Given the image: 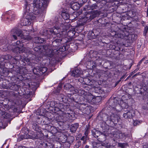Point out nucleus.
Returning a JSON list of instances; mask_svg holds the SVG:
<instances>
[{
  "label": "nucleus",
  "mask_w": 148,
  "mask_h": 148,
  "mask_svg": "<svg viewBox=\"0 0 148 148\" xmlns=\"http://www.w3.org/2000/svg\"><path fill=\"white\" fill-rule=\"evenodd\" d=\"M40 38L37 37H35L33 40L34 42L36 43H39V42H40Z\"/></svg>",
  "instance_id": "13d9d810"
},
{
  "label": "nucleus",
  "mask_w": 148,
  "mask_h": 148,
  "mask_svg": "<svg viewBox=\"0 0 148 148\" xmlns=\"http://www.w3.org/2000/svg\"><path fill=\"white\" fill-rule=\"evenodd\" d=\"M66 30H64L61 32H59L58 34H56L55 35H56V36L58 38H60V39L64 38L66 37Z\"/></svg>",
  "instance_id": "412c9836"
},
{
  "label": "nucleus",
  "mask_w": 148,
  "mask_h": 148,
  "mask_svg": "<svg viewBox=\"0 0 148 148\" xmlns=\"http://www.w3.org/2000/svg\"><path fill=\"white\" fill-rule=\"evenodd\" d=\"M110 64V61H108L105 62L103 64V66L106 69H109V67H110L109 65Z\"/></svg>",
  "instance_id": "603ef678"
},
{
  "label": "nucleus",
  "mask_w": 148,
  "mask_h": 148,
  "mask_svg": "<svg viewBox=\"0 0 148 148\" xmlns=\"http://www.w3.org/2000/svg\"><path fill=\"white\" fill-rule=\"evenodd\" d=\"M32 13L29 12L28 10H27V11H26V12L25 13L26 19L27 20V21L28 23V24L29 21V20H34L36 18L35 16L33 15Z\"/></svg>",
  "instance_id": "ddd939ff"
},
{
  "label": "nucleus",
  "mask_w": 148,
  "mask_h": 148,
  "mask_svg": "<svg viewBox=\"0 0 148 148\" xmlns=\"http://www.w3.org/2000/svg\"><path fill=\"white\" fill-rule=\"evenodd\" d=\"M98 54V53L96 51H94L92 50H90L88 51L87 53L86 56H94V55H97Z\"/></svg>",
  "instance_id": "c9c22d12"
},
{
  "label": "nucleus",
  "mask_w": 148,
  "mask_h": 148,
  "mask_svg": "<svg viewBox=\"0 0 148 148\" xmlns=\"http://www.w3.org/2000/svg\"><path fill=\"white\" fill-rule=\"evenodd\" d=\"M75 33V31L73 30V29H72V30H69L66 33V36L67 35L69 37L71 38H73V36H74Z\"/></svg>",
  "instance_id": "cd10ccee"
},
{
  "label": "nucleus",
  "mask_w": 148,
  "mask_h": 148,
  "mask_svg": "<svg viewBox=\"0 0 148 148\" xmlns=\"http://www.w3.org/2000/svg\"><path fill=\"white\" fill-rule=\"evenodd\" d=\"M64 95L63 94H59L58 95V99L60 101H63Z\"/></svg>",
  "instance_id": "8fccbe9b"
},
{
  "label": "nucleus",
  "mask_w": 148,
  "mask_h": 148,
  "mask_svg": "<svg viewBox=\"0 0 148 148\" xmlns=\"http://www.w3.org/2000/svg\"><path fill=\"white\" fill-rule=\"evenodd\" d=\"M119 99L117 97H111L106 103V106L114 112H119L121 110V105L119 104Z\"/></svg>",
  "instance_id": "423d86ee"
},
{
  "label": "nucleus",
  "mask_w": 148,
  "mask_h": 148,
  "mask_svg": "<svg viewBox=\"0 0 148 148\" xmlns=\"http://www.w3.org/2000/svg\"><path fill=\"white\" fill-rule=\"evenodd\" d=\"M137 36L136 34H130L128 35L129 39L131 40V42L135 41L137 38Z\"/></svg>",
  "instance_id": "bb28decb"
},
{
  "label": "nucleus",
  "mask_w": 148,
  "mask_h": 148,
  "mask_svg": "<svg viewBox=\"0 0 148 148\" xmlns=\"http://www.w3.org/2000/svg\"><path fill=\"white\" fill-rule=\"evenodd\" d=\"M11 34L12 35V36L15 40H16L17 39V37L15 34L16 35L20 37L21 38H23L28 40L32 39V37L30 36L24 37L22 31L17 28H15L12 29L11 30ZM24 33V32L23 33Z\"/></svg>",
  "instance_id": "0eeeda50"
},
{
  "label": "nucleus",
  "mask_w": 148,
  "mask_h": 148,
  "mask_svg": "<svg viewBox=\"0 0 148 148\" xmlns=\"http://www.w3.org/2000/svg\"><path fill=\"white\" fill-rule=\"evenodd\" d=\"M119 139H122L124 138L125 135L124 133H123L121 132H119Z\"/></svg>",
  "instance_id": "5fc2aeb1"
},
{
  "label": "nucleus",
  "mask_w": 148,
  "mask_h": 148,
  "mask_svg": "<svg viewBox=\"0 0 148 148\" xmlns=\"http://www.w3.org/2000/svg\"><path fill=\"white\" fill-rule=\"evenodd\" d=\"M62 41V39H56L52 42V45L53 47H56L57 49H58L61 45Z\"/></svg>",
  "instance_id": "2eb2a0df"
},
{
  "label": "nucleus",
  "mask_w": 148,
  "mask_h": 148,
  "mask_svg": "<svg viewBox=\"0 0 148 148\" xmlns=\"http://www.w3.org/2000/svg\"><path fill=\"white\" fill-rule=\"evenodd\" d=\"M64 89L66 90H68L71 89L73 90L74 89V88L72 85L69 83H66L64 86Z\"/></svg>",
  "instance_id": "473e14b6"
},
{
  "label": "nucleus",
  "mask_w": 148,
  "mask_h": 148,
  "mask_svg": "<svg viewBox=\"0 0 148 148\" xmlns=\"http://www.w3.org/2000/svg\"><path fill=\"white\" fill-rule=\"evenodd\" d=\"M47 70V68L45 67H42L40 68V72L41 73V74H43L45 73Z\"/></svg>",
  "instance_id": "de8ad7c7"
},
{
  "label": "nucleus",
  "mask_w": 148,
  "mask_h": 148,
  "mask_svg": "<svg viewBox=\"0 0 148 148\" xmlns=\"http://www.w3.org/2000/svg\"><path fill=\"white\" fill-rule=\"evenodd\" d=\"M59 118H61L62 121L60 119V121H62L63 122L68 121L70 122H72L73 119H72L71 115L69 113H66L64 114L62 116H60Z\"/></svg>",
  "instance_id": "9d476101"
},
{
  "label": "nucleus",
  "mask_w": 148,
  "mask_h": 148,
  "mask_svg": "<svg viewBox=\"0 0 148 148\" xmlns=\"http://www.w3.org/2000/svg\"><path fill=\"white\" fill-rule=\"evenodd\" d=\"M58 106L60 108L61 111L63 112V113H64V111L67 109L66 106L62 103H59Z\"/></svg>",
  "instance_id": "c85d7f7f"
},
{
  "label": "nucleus",
  "mask_w": 148,
  "mask_h": 148,
  "mask_svg": "<svg viewBox=\"0 0 148 148\" xmlns=\"http://www.w3.org/2000/svg\"><path fill=\"white\" fill-rule=\"evenodd\" d=\"M52 134H55L57 132V129L54 126H52L50 130Z\"/></svg>",
  "instance_id": "6e6d98bb"
},
{
  "label": "nucleus",
  "mask_w": 148,
  "mask_h": 148,
  "mask_svg": "<svg viewBox=\"0 0 148 148\" xmlns=\"http://www.w3.org/2000/svg\"><path fill=\"white\" fill-rule=\"evenodd\" d=\"M79 126L78 123H76L72 124L70 127V130L71 132L74 133L77 130Z\"/></svg>",
  "instance_id": "5701e85b"
},
{
  "label": "nucleus",
  "mask_w": 148,
  "mask_h": 148,
  "mask_svg": "<svg viewBox=\"0 0 148 148\" xmlns=\"http://www.w3.org/2000/svg\"><path fill=\"white\" fill-rule=\"evenodd\" d=\"M36 133H34L31 135L29 134V138L32 139H36Z\"/></svg>",
  "instance_id": "4d7b16f0"
},
{
  "label": "nucleus",
  "mask_w": 148,
  "mask_h": 148,
  "mask_svg": "<svg viewBox=\"0 0 148 148\" xmlns=\"http://www.w3.org/2000/svg\"><path fill=\"white\" fill-rule=\"evenodd\" d=\"M108 45L109 46V47L112 49H114L116 47L115 45L111 44H109Z\"/></svg>",
  "instance_id": "69168bd1"
},
{
  "label": "nucleus",
  "mask_w": 148,
  "mask_h": 148,
  "mask_svg": "<svg viewBox=\"0 0 148 148\" xmlns=\"http://www.w3.org/2000/svg\"><path fill=\"white\" fill-rule=\"evenodd\" d=\"M2 115L3 117L5 119L10 118L11 116V114L5 111L2 112Z\"/></svg>",
  "instance_id": "f704fd0d"
},
{
  "label": "nucleus",
  "mask_w": 148,
  "mask_h": 148,
  "mask_svg": "<svg viewBox=\"0 0 148 148\" xmlns=\"http://www.w3.org/2000/svg\"><path fill=\"white\" fill-rule=\"evenodd\" d=\"M128 145L127 144L125 143H118V146L121 148H125Z\"/></svg>",
  "instance_id": "c03bdc74"
},
{
  "label": "nucleus",
  "mask_w": 148,
  "mask_h": 148,
  "mask_svg": "<svg viewBox=\"0 0 148 148\" xmlns=\"http://www.w3.org/2000/svg\"><path fill=\"white\" fill-rule=\"evenodd\" d=\"M87 138V133L86 132L85 133V136H83L81 138V140H86Z\"/></svg>",
  "instance_id": "0e129e2a"
},
{
  "label": "nucleus",
  "mask_w": 148,
  "mask_h": 148,
  "mask_svg": "<svg viewBox=\"0 0 148 148\" xmlns=\"http://www.w3.org/2000/svg\"><path fill=\"white\" fill-rule=\"evenodd\" d=\"M61 29L58 26H54L52 28L50 29L49 32L52 34L55 35L58 34V32L60 31Z\"/></svg>",
  "instance_id": "dca6fc26"
},
{
  "label": "nucleus",
  "mask_w": 148,
  "mask_h": 148,
  "mask_svg": "<svg viewBox=\"0 0 148 148\" xmlns=\"http://www.w3.org/2000/svg\"><path fill=\"white\" fill-rule=\"evenodd\" d=\"M48 3L47 0H34L33 3L28 5L26 3L25 5V9L26 11L28 10L30 13L38 15L47 8Z\"/></svg>",
  "instance_id": "f257e3e1"
},
{
  "label": "nucleus",
  "mask_w": 148,
  "mask_h": 148,
  "mask_svg": "<svg viewBox=\"0 0 148 148\" xmlns=\"http://www.w3.org/2000/svg\"><path fill=\"white\" fill-rule=\"evenodd\" d=\"M32 127L33 130L38 132H39L40 130H41V128L36 123L34 122L32 124Z\"/></svg>",
  "instance_id": "a878e982"
},
{
  "label": "nucleus",
  "mask_w": 148,
  "mask_h": 148,
  "mask_svg": "<svg viewBox=\"0 0 148 148\" xmlns=\"http://www.w3.org/2000/svg\"><path fill=\"white\" fill-rule=\"evenodd\" d=\"M15 16L14 15L12 14L10 12H6L5 14V18L7 19H8L10 18L11 21H12L14 20V19Z\"/></svg>",
  "instance_id": "b1692460"
},
{
  "label": "nucleus",
  "mask_w": 148,
  "mask_h": 148,
  "mask_svg": "<svg viewBox=\"0 0 148 148\" xmlns=\"http://www.w3.org/2000/svg\"><path fill=\"white\" fill-rule=\"evenodd\" d=\"M62 16L64 20L68 19L70 17L69 14L66 11L62 12Z\"/></svg>",
  "instance_id": "7c9ffc66"
},
{
  "label": "nucleus",
  "mask_w": 148,
  "mask_h": 148,
  "mask_svg": "<svg viewBox=\"0 0 148 148\" xmlns=\"http://www.w3.org/2000/svg\"><path fill=\"white\" fill-rule=\"evenodd\" d=\"M142 45V43L141 42V40H139L138 41L137 43V47L138 49H139L141 47Z\"/></svg>",
  "instance_id": "680f3d73"
},
{
  "label": "nucleus",
  "mask_w": 148,
  "mask_h": 148,
  "mask_svg": "<svg viewBox=\"0 0 148 148\" xmlns=\"http://www.w3.org/2000/svg\"><path fill=\"white\" fill-rule=\"evenodd\" d=\"M33 72L36 74H38V73H40L41 74V73L40 72V69H38L37 68H34L33 69Z\"/></svg>",
  "instance_id": "864d4df0"
},
{
  "label": "nucleus",
  "mask_w": 148,
  "mask_h": 148,
  "mask_svg": "<svg viewBox=\"0 0 148 148\" xmlns=\"http://www.w3.org/2000/svg\"><path fill=\"white\" fill-rule=\"evenodd\" d=\"M76 92L78 93L79 95H83L85 94V92L83 90H81L80 89H76L75 90Z\"/></svg>",
  "instance_id": "79ce46f5"
},
{
  "label": "nucleus",
  "mask_w": 148,
  "mask_h": 148,
  "mask_svg": "<svg viewBox=\"0 0 148 148\" xmlns=\"http://www.w3.org/2000/svg\"><path fill=\"white\" fill-rule=\"evenodd\" d=\"M96 32V30H94L92 31L89 32V34H91V36L92 37H93L94 36L96 37L98 35V34H95Z\"/></svg>",
  "instance_id": "a18cd8bd"
},
{
  "label": "nucleus",
  "mask_w": 148,
  "mask_h": 148,
  "mask_svg": "<svg viewBox=\"0 0 148 148\" xmlns=\"http://www.w3.org/2000/svg\"><path fill=\"white\" fill-rule=\"evenodd\" d=\"M60 139L62 140V143H65L66 141L70 144L73 143L75 140L74 137L73 136H69L67 137L64 135H62L61 136Z\"/></svg>",
  "instance_id": "9b49d317"
},
{
  "label": "nucleus",
  "mask_w": 148,
  "mask_h": 148,
  "mask_svg": "<svg viewBox=\"0 0 148 148\" xmlns=\"http://www.w3.org/2000/svg\"><path fill=\"white\" fill-rule=\"evenodd\" d=\"M42 124L48 125L50 123L51 121L49 119L46 117L43 116L42 118Z\"/></svg>",
  "instance_id": "393cba45"
},
{
  "label": "nucleus",
  "mask_w": 148,
  "mask_h": 148,
  "mask_svg": "<svg viewBox=\"0 0 148 148\" xmlns=\"http://www.w3.org/2000/svg\"><path fill=\"white\" fill-rule=\"evenodd\" d=\"M0 49L3 51H6L8 49L7 46L5 44L2 45H0Z\"/></svg>",
  "instance_id": "37998d69"
},
{
  "label": "nucleus",
  "mask_w": 148,
  "mask_h": 148,
  "mask_svg": "<svg viewBox=\"0 0 148 148\" xmlns=\"http://www.w3.org/2000/svg\"><path fill=\"white\" fill-rule=\"evenodd\" d=\"M140 123V121H138L137 120H136L134 121V125H137L139 123Z\"/></svg>",
  "instance_id": "774afa93"
},
{
  "label": "nucleus",
  "mask_w": 148,
  "mask_h": 148,
  "mask_svg": "<svg viewBox=\"0 0 148 148\" xmlns=\"http://www.w3.org/2000/svg\"><path fill=\"white\" fill-rule=\"evenodd\" d=\"M97 118L99 120L102 121L110 126L115 125L120 119V117L116 114H112L109 116L106 114L103 113L102 111L99 113Z\"/></svg>",
  "instance_id": "7ed1b4c3"
},
{
  "label": "nucleus",
  "mask_w": 148,
  "mask_h": 148,
  "mask_svg": "<svg viewBox=\"0 0 148 148\" xmlns=\"http://www.w3.org/2000/svg\"><path fill=\"white\" fill-rule=\"evenodd\" d=\"M79 108L80 110L84 112V110H88L89 109L88 105L84 103H82L80 104Z\"/></svg>",
  "instance_id": "c756f323"
},
{
  "label": "nucleus",
  "mask_w": 148,
  "mask_h": 148,
  "mask_svg": "<svg viewBox=\"0 0 148 148\" xmlns=\"http://www.w3.org/2000/svg\"><path fill=\"white\" fill-rule=\"evenodd\" d=\"M31 88L34 90H35L39 86L38 84L36 83L32 82L31 83Z\"/></svg>",
  "instance_id": "4c0bfd02"
},
{
  "label": "nucleus",
  "mask_w": 148,
  "mask_h": 148,
  "mask_svg": "<svg viewBox=\"0 0 148 148\" xmlns=\"http://www.w3.org/2000/svg\"><path fill=\"white\" fill-rule=\"evenodd\" d=\"M18 89V86L14 82L9 83L7 89L17 90Z\"/></svg>",
  "instance_id": "f3484780"
},
{
  "label": "nucleus",
  "mask_w": 148,
  "mask_h": 148,
  "mask_svg": "<svg viewBox=\"0 0 148 148\" xmlns=\"http://www.w3.org/2000/svg\"><path fill=\"white\" fill-rule=\"evenodd\" d=\"M144 87V88H142L140 86V88L138 87L136 88L135 89L136 93L138 94H140L141 95H142V92L143 91H148V86L146 85V88H145V87Z\"/></svg>",
  "instance_id": "6ab92c4d"
},
{
  "label": "nucleus",
  "mask_w": 148,
  "mask_h": 148,
  "mask_svg": "<svg viewBox=\"0 0 148 148\" xmlns=\"http://www.w3.org/2000/svg\"><path fill=\"white\" fill-rule=\"evenodd\" d=\"M148 91H143L142 92L143 99L144 100L148 99V94L147 92Z\"/></svg>",
  "instance_id": "ea45409f"
},
{
  "label": "nucleus",
  "mask_w": 148,
  "mask_h": 148,
  "mask_svg": "<svg viewBox=\"0 0 148 148\" xmlns=\"http://www.w3.org/2000/svg\"><path fill=\"white\" fill-rule=\"evenodd\" d=\"M92 135L95 138H97V140L100 142L102 141L101 139V137H102L104 138V139H105V134L96 129L92 130Z\"/></svg>",
  "instance_id": "1a4fd4ad"
},
{
  "label": "nucleus",
  "mask_w": 148,
  "mask_h": 148,
  "mask_svg": "<svg viewBox=\"0 0 148 148\" xmlns=\"http://www.w3.org/2000/svg\"><path fill=\"white\" fill-rule=\"evenodd\" d=\"M29 134H25L24 135H22L21 136L20 138H21V140L23 139H27L29 138Z\"/></svg>",
  "instance_id": "09e8293b"
},
{
  "label": "nucleus",
  "mask_w": 148,
  "mask_h": 148,
  "mask_svg": "<svg viewBox=\"0 0 148 148\" xmlns=\"http://www.w3.org/2000/svg\"><path fill=\"white\" fill-rule=\"evenodd\" d=\"M59 103H57L55 101H51L50 103V106L51 107L54 108L55 107H58Z\"/></svg>",
  "instance_id": "a19ab883"
},
{
  "label": "nucleus",
  "mask_w": 148,
  "mask_h": 148,
  "mask_svg": "<svg viewBox=\"0 0 148 148\" xmlns=\"http://www.w3.org/2000/svg\"><path fill=\"white\" fill-rule=\"evenodd\" d=\"M113 136L114 137L119 139V132L117 131Z\"/></svg>",
  "instance_id": "bf43d9fd"
},
{
  "label": "nucleus",
  "mask_w": 148,
  "mask_h": 148,
  "mask_svg": "<svg viewBox=\"0 0 148 148\" xmlns=\"http://www.w3.org/2000/svg\"><path fill=\"white\" fill-rule=\"evenodd\" d=\"M49 31L47 29L44 30L43 31L40 32V34L42 35L45 36H47L48 38L50 37V35L49 34Z\"/></svg>",
  "instance_id": "72a5a7b5"
},
{
  "label": "nucleus",
  "mask_w": 148,
  "mask_h": 148,
  "mask_svg": "<svg viewBox=\"0 0 148 148\" xmlns=\"http://www.w3.org/2000/svg\"><path fill=\"white\" fill-rule=\"evenodd\" d=\"M42 146L45 148H53V145L49 142L45 141L41 143Z\"/></svg>",
  "instance_id": "4be33fe9"
},
{
  "label": "nucleus",
  "mask_w": 148,
  "mask_h": 148,
  "mask_svg": "<svg viewBox=\"0 0 148 148\" xmlns=\"http://www.w3.org/2000/svg\"><path fill=\"white\" fill-rule=\"evenodd\" d=\"M103 61V59L101 58L99 56V57L97 59L95 60V64H97V65H101L102 64V61Z\"/></svg>",
  "instance_id": "58836bf2"
},
{
  "label": "nucleus",
  "mask_w": 148,
  "mask_h": 148,
  "mask_svg": "<svg viewBox=\"0 0 148 148\" xmlns=\"http://www.w3.org/2000/svg\"><path fill=\"white\" fill-rule=\"evenodd\" d=\"M79 4H80L81 5H82L84 4V3L86 2L87 0H79Z\"/></svg>",
  "instance_id": "338daca9"
},
{
  "label": "nucleus",
  "mask_w": 148,
  "mask_h": 148,
  "mask_svg": "<svg viewBox=\"0 0 148 148\" xmlns=\"http://www.w3.org/2000/svg\"><path fill=\"white\" fill-rule=\"evenodd\" d=\"M47 46H38L35 47L33 49L34 51V56L40 55L41 56H56L60 55L59 51L56 49L53 50L51 49H47Z\"/></svg>",
  "instance_id": "20e7f679"
},
{
  "label": "nucleus",
  "mask_w": 148,
  "mask_h": 148,
  "mask_svg": "<svg viewBox=\"0 0 148 148\" xmlns=\"http://www.w3.org/2000/svg\"><path fill=\"white\" fill-rule=\"evenodd\" d=\"M8 83V82H7V83L6 82H3L1 84V86L3 88L6 89H7Z\"/></svg>",
  "instance_id": "49530a36"
},
{
  "label": "nucleus",
  "mask_w": 148,
  "mask_h": 148,
  "mask_svg": "<svg viewBox=\"0 0 148 148\" xmlns=\"http://www.w3.org/2000/svg\"><path fill=\"white\" fill-rule=\"evenodd\" d=\"M99 0H90L87 6H86L85 8L88 10H96L86 12L85 16L82 19L83 21L85 23L88 20H91L99 15V11L97 10L99 9Z\"/></svg>",
  "instance_id": "f03ea898"
},
{
  "label": "nucleus",
  "mask_w": 148,
  "mask_h": 148,
  "mask_svg": "<svg viewBox=\"0 0 148 148\" xmlns=\"http://www.w3.org/2000/svg\"><path fill=\"white\" fill-rule=\"evenodd\" d=\"M69 47V46L67 45L66 43L62 44V46L60 47H58V50H57L59 51V53L58 54H59L60 53V55H61L62 52H64L66 50H67Z\"/></svg>",
  "instance_id": "4468645a"
},
{
  "label": "nucleus",
  "mask_w": 148,
  "mask_h": 148,
  "mask_svg": "<svg viewBox=\"0 0 148 148\" xmlns=\"http://www.w3.org/2000/svg\"><path fill=\"white\" fill-rule=\"evenodd\" d=\"M122 108V109H124V110L125 109H127L128 108L129 106L127 105V104L126 103H124L121 105V108Z\"/></svg>",
  "instance_id": "3c124183"
},
{
  "label": "nucleus",
  "mask_w": 148,
  "mask_h": 148,
  "mask_svg": "<svg viewBox=\"0 0 148 148\" xmlns=\"http://www.w3.org/2000/svg\"><path fill=\"white\" fill-rule=\"evenodd\" d=\"M126 112L123 114V117L125 119H131L134 115V111L133 110L127 109L126 110Z\"/></svg>",
  "instance_id": "f8f14e48"
},
{
  "label": "nucleus",
  "mask_w": 148,
  "mask_h": 148,
  "mask_svg": "<svg viewBox=\"0 0 148 148\" xmlns=\"http://www.w3.org/2000/svg\"><path fill=\"white\" fill-rule=\"evenodd\" d=\"M113 126L107 125L105 122H103L101 125V127L104 132H107L108 134H110L112 136H113L117 131V129L113 127Z\"/></svg>",
  "instance_id": "6e6552de"
},
{
  "label": "nucleus",
  "mask_w": 148,
  "mask_h": 148,
  "mask_svg": "<svg viewBox=\"0 0 148 148\" xmlns=\"http://www.w3.org/2000/svg\"><path fill=\"white\" fill-rule=\"evenodd\" d=\"M71 8L74 10H78L80 7L79 3L77 2L71 3L70 4Z\"/></svg>",
  "instance_id": "aec40b11"
},
{
  "label": "nucleus",
  "mask_w": 148,
  "mask_h": 148,
  "mask_svg": "<svg viewBox=\"0 0 148 148\" xmlns=\"http://www.w3.org/2000/svg\"><path fill=\"white\" fill-rule=\"evenodd\" d=\"M93 148H101L102 145L94 141L92 143Z\"/></svg>",
  "instance_id": "e433bc0d"
},
{
  "label": "nucleus",
  "mask_w": 148,
  "mask_h": 148,
  "mask_svg": "<svg viewBox=\"0 0 148 148\" xmlns=\"http://www.w3.org/2000/svg\"><path fill=\"white\" fill-rule=\"evenodd\" d=\"M23 40L22 39L18 41H17L15 43V45L14 46H16L15 48L12 49L13 52L15 54H17L21 56V55H24L25 54H23V53H26L27 55H32L34 54V52L29 49H24L23 47L25 45Z\"/></svg>",
  "instance_id": "39448f33"
},
{
  "label": "nucleus",
  "mask_w": 148,
  "mask_h": 148,
  "mask_svg": "<svg viewBox=\"0 0 148 148\" xmlns=\"http://www.w3.org/2000/svg\"><path fill=\"white\" fill-rule=\"evenodd\" d=\"M40 132L41 130L36 133V139L41 140L43 139V134Z\"/></svg>",
  "instance_id": "2f4dec72"
},
{
  "label": "nucleus",
  "mask_w": 148,
  "mask_h": 148,
  "mask_svg": "<svg viewBox=\"0 0 148 148\" xmlns=\"http://www.w3.org/2000/svg\"><path fill=\"white\" fill-rule=\"evenodd\" d=\"M82 73L81 71L76 68L72 72V75L75 77H77L80 76Z\"/></svg>",
  "instance_id": "a211bd4d"
},
{
  "label": "nucleus",
  "mask_w": 148,
  "mask_h": 148,
  "mask_svg": "<svg viewBox=\"0 0 148 148\" xmlns=\"http://www.w3.org/2000/svg\"><path fill=\"white\" fill-rule=\"evenodd\" d=\"M81 143L80 141H79L76 143V145L74 146V148H78L81 145Z\"/></svg>",
  "instance_id": "e2e57ef3"
},
{
  "label": "nucleus",
  "mask_w": 148,
  "mask_h": 148,
  "mask_svg": "<svg viewBox=\"0 0 148 148\" xmlns=\"http://www.w3.org/2000/svg\"><path fill=\"white\" fill-rule=\"evenodd\" d=\"M36 123H37V124H41L42 123V118L38 117L36 120Z\"/></svg>",
  "instance_id": "052dcab7"
}]
</instances>
